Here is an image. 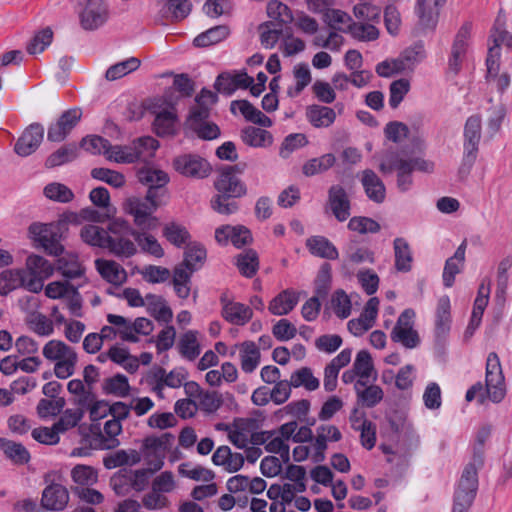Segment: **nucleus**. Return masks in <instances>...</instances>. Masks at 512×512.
Segmentation results:
<instances>
[{
	"instance_id": "f257e3e1",
	"label": "nucleus",
	"mask_w": 512,
	"mask_h": 512,
	"mask_svg": "<svg viewBox=\"0 0 512 512\" xmlns=\"http://www.w3.org/2000/svg\"><path fill=\"white\" fill-rule=\"evenodd\" d=\"M380 170L383 173L397 171V187L406 192L413 184L411 173L414 170L431 173L434 171V163L423 158L410 157L404 151L391 152L384 157Z\"/></svg>"
},
{
	"instance_id": "f03ea898",
	"label": "nucleus",
	"mask_w": 512,
	"mask_h": 512,
	"mask_svg": "<svg viewBox=\"0 0 512 512\" xmlns=\"http://www.w3.org/2000/svg\"><path fill=\"white\" fill-rule=\"evenodd\" d=\"M236 166H228L221 170L215 181L218 194L211 200L212 208L219 214L230 215L237 211L238 205L230 198H239L246 194L245 184L235 175Z\"/></svg>"
},
{
	"instance_id": "7ed1b4c3",
	"label": "nucleus",
	"mask_w": 512,
	"mask_h": 512,
	"mask_svg": "<svg viewBox=\"0 0 512 512\" xmlns=\"http://www.w3.org/2000/svg\"><path fill=\"white\" fill-rule=\"evenodd\" d=\"M483 464L484 458L477 452L464 467L455 490L452 512H467L472 505L478 489V471Z\"/></svg>"
},
{
	"instance_id": "20e7f679",
	"label": "nucleus",
	"mask_w": 512,
	"mask_h": 512,
	"mask_svg": "<svg viewBox=\"0 0 512 512\" xmlns=\"http://www.w3.org/2000/svg\"><path fill=\"white\" fill-rule=\"evenodd\" d=\"M159 142L151 137L144 136L132 141L129 145H111L107 160L119 164H132L137 161H147L154 156Z\"/></svg>"
},
{
	"instance_id": "39448f33",
	"label": "nucleus",
	"mask_w": 512,
	"mask_h": 512,
	"mask_svg": "<svg viewBox=\"0 0 512 512\" xmlns=\"http://www.w3.org/2000/svg\"><path fill=\"white\" fill-rule=\"evenodd\" d=\"M472 21H465L453 36L448 55V73L457 75L468 61L473 45Z\"/></svg>"
},
{
	"instance_id": "423d86ee",
	"label": "nucleus",
	"mask_w": 512,
	"mask_h": 512,
	"mask_svg": "<svg viewBox=\"0 0 512 512\" xmlns=\"http://www.w3.org/2000/svg\"><path fill=\"white\" fill-rule=\"evenodd\" d=\"M108 243L106 249L117 257L129 258L136 254V244L130 239L134 238V230L128 221L123 218H113L108 224Z\"/></svg>"
},
{
	"instance_id": "0eeeda50",
	"label": "nucleus",
	"mask_w": 512,
	"mask_h": 512,
	"mask_svg": "<svg viewBox=\"0 0 512 512\" xmlns=\"http://www.w3.org/2000/svg\"><path fill=\"white\" fill-rule=\"evenodd\" d=\"M163 203L164 201L158 198L148 199V194L144 199L131 197L124 203V211L133 216L134 224L140 230H154L158 227L159 221L153 213Z\"/></svg>"
},
{
	"instance_id": "6e6552de",
	"label": "nucleus",
	"mask_w": 512,
	"mask_h": 512,
	"mask_svg": "<svg viewBox=\"0 0 512 512\" xmlns=\"http://www.w3.org/2000/svg\"><path fill=\"white\" fill-rule=\"evenodd\" d=\"M174 439L172 434L163 433L160 436H149L143 440L139 453L141 457L143 456L151 473H155L163 467L166 454L171 449Z\"/></svg>"
},
{
	"instance_id": "1a4fd4ad",
	"label": "nucleus",
	"mask_w": 512,
	"mask_h": 512,
	"mask_svg": "<svg viewBox=\"0 0 512 512\" xmlns=\"http://www.w3.org/2000/svg\"><path fill=\"white\" fill-rule=\"evenodd\" d=\"M499 59L500 48L496 44L488 50L485 79L490 92L502 97L511 84V76L508 71L501 70Z\"/></svg>"
},
{
	"instance_id": "9d476101",
	"label": "nucleus",
	"mask_w": 512,
	"mask_h": 512,
	"mask_svg": "<svg viewBox=\"0 0 512 512\" xmlns=\"http://www.w3.org/2000/svg\"><path fill=\"white\" fill-rule=\"evenodd\" d=\"M464 155L459 167V174H469L477 157L478 145L481 138V118L477 115L469 117L464 127Z\"/></svg>"
},
{
	"instance_id": "9b49d317",
	"label": "nucleus",
	"mask_w": 512,
	"mask_h": 512,
	"mask_svg": "<svg viewBox=\"0 0 512 512\" xmlns=\"http://www.w3.org/2000/svg\"><path fill=\"white\" fill-rule=\"evenodd\" d=\"M485 387L488 398L494 402H501L506 395L505 378L502 372L500 359L495 352H490L486 360Z\"/></svg>"
},
{
	"instance_id": "f8f14e48",
	"label": "nucleus",
	"mask_w": 512,
	"mask_h": 512,
	"mask_svg": "<svg viewBox=\"0 0 512 512\" xmlns=\"http://www.w3.org/2000/svg\"><path fill=\"white\" fill-rule=\"evenodd\" d=\"M25 277L26 289L33 293H39L44 287V280L53 275L54 266L45 258L38 255H30L26 259Z\"/></svg>"
},
{
	"instance_id": "ddd939ff",
	"label": "nucleus",
	"mask_w": 512,
	"mask_h": 512,
	"mask_svg": "<svg viewBox=\"0 0 512 512\" xmlns=\"http://www.w3.org/2000/svg\"><path fill=\"white\" fill-rule=\"evenodd\" d=\"M415 312L412 309H405L398 317L390 338L393 342L399 343L407 349H414L420 344V337L414 328Z\"/></svg>"
},
{
	"instance_id": "4468645a",
	"label": "nucleus",
	"mask_w": 512,
	"mask_h": 512,
	"mask_svg": "<svg viewBox=\"0 0 512 512\" xmlns=\"http://www.w3.org/2000/svg\"><path fill=\"white\" fill-rule=\"evenodd\" d=\"M173 168L180 175L188 178L203 179L209 176L212 168L209 162L197 154H181L172 162Z\"/></svg>"
},
{
	"instance_id": "2eb2a0df",
	"label": "nucleus",
	"mask_w": 512,
	"mask_h": 512,
	"mask_svg": "<svg viewBox=\"0 0 512 512\" xmlns=\"http://www.w3.org/2000/svg\"><path fill=\"white\" fill-rule=\"evenodd\" d=\"M122 431L121 422L117 419L107 420L103 432L99 426L92 425L90 428L89 444L94 449H112L119 445L117 436Z\"/></svg>"
},
{
	"instance_id": "dca6fc26",
	"label": "nucleus",
	"mask_w": 512,
	"mask_h": 512,
	"mask_svg": "<svg viewBox=\"0 0 512 512\" xmlns=\"http://www.w3.org/2000/svg\"><path fill=\"white\" fill-rule=\"evenodd\" d=\"M140 183L148 187V199H161L167 197L166 185L169 183V175L160 169L143 167L137 172Z\"/></svg>"
},
{
	"instance_id": "f3484780",
	"label": "nucleus",
	"mask_w": 512,
	"mask_h": 512,
	"mask_svg": "<svg viewBox=\"0 0 512 512\" xmlns=\"http://www.w3.org/2000/svg\"><path fill=\"white\" fill-rule=\"evenodd\" d=\"M82 114V109L79 107L64 111L55 122L49 125L47 139L51 142L63 141L80 122Z\"/></svg>"
},
{
	"instance_id": "a211bd4d",
	"label": "nucleus",
	"mask_w": 512,
	"mask_h": 512,
	"mask_svg": "<svg viewBox=\"0 0 512 512\" xmlns=\"http://www.w3.org/2000/svg\"><path fill=\"white\" fill-rule=\"evenodd\" d=\"M109 18L108 4L104 0H88L80 13V24L85 30H96Z\"/></svg>"
},
{
	"instance_id": "6ab92c4d",
	"label": "nucleus",
	"mask_w": 512,
	"mask_h": 512,
	"mask_svg": "<svg viewBox=\"0 0 512 512\" xmlns=\"http://www.w3.org/2000/svg\"><path fill=\"white\" fill-rule=\"evenodd\" d=\"M29 237L39 243L49 254L59 255L63 247L58 242V235L51 224L32 223L28 228Z\"/></svg>"
},
{
	"instance_id": "aec40b11",
	"label": "nucleus",
	"mask_w": 512,
	"mask_h": 512,
	"mask_svg": "<svg viewBox=\"0 0 512 512\" xmlns=\"http://www.w3.org/2000/svg\"><path fill=\"white\" fill-rule=\"evenodd\" d=\"M44 127L39 123L30 124L15 143L14 151L21 157L34 153L43 141Z\"/></svg>"
},
{
	"instance_id": "412c9836",
	"label": "nucleus",
	"mask_w": 512,
	"mask_h": 512,
	"mask_svg": "<svg viewBox=\"0 0 512 512\" xmlns=\"http://www.w3.org/2000/svg\"><path fill=\"white\" fill-rule=\"evenodd\" d=\"M220 303L221 315L228 323L243 326L252 319L253 311L249 306L232 301L226 295L221 296Z\"/></svg>"
},
{
	"instance_id": "4be33fe9",
	"label": "nucleus",
	"mask_w": 512,
	"mask_h": 512,
	"mask_svg": "<svg viewBox=\"0 0 512 512\" xmlns=\"http://www.w3.org/2000/svg\"><path fill=\"white\" fill-rule=\"evenodd\" d=\"M215 239L221 245L231 242L235 247L241 248L248 244L252 237L250 231L244 226L224 225L216 229Z\"/></svg>"
},
{
	"instance_id": "5701e85b",
	"label": "nucleus",
	"mask_w": 512,
	"mask_h": 512,
	"mask_svg": "<svg viewBox=\"0 0 512 512\" xmlns=\"http://www.w3.org/2000/svg\"><path fill=\"white\" fill-rule=\"evenodd\" d=\"M328 203L332 214L340 221H346L350 216V200L345 189L340 185H333L329 189Z\"/></svg>"
},
{
	"instance_id": "b1692460",
	"label": "nucleus",
	"mask_w": 512,
	"mask_h": 512,
	"mask_svg": "<svg viewBox=\"0 0 512 512\" xmlns=\"http://www.w3.org/2000/svg\"><path fill=\"white\" fill-rule=\"evenodd\" d=\"M369 381L357 380L354 389L357 395V401L366 408H373L384 398L383 389L375 384L368 385Z\"/></svg>"
},
{
	"instance_id": "393cba45",
	"label": "nucleus",
	"mask_w": 512,
	"mask_h": 512,
	"mask_svg": "<svg viewBox=\"0 0 512 512\" xmlns=\"http://www.w3.org/2000/svg\"><path fill=\"white\" fill-rule=\"evenodd\" d=\"M69 501L67 489L61 484H51L47 486L43 493L41 503L48 510H63Z\"/></svg>"
},
{
	"instance_id": "a878e982",
	"label": "nucleus",
	"mask_w": 512,
	"mask_h": 512,
	"mask_svg": "<svg viewBox=\"0 0 512 512\" xmlns=\"http://www.w3.org/2000/svg\"><path fill=\"white\" fill-rule=\"evenodd\" d=\"M343 253V269H348L350 265L374 262L373 252L365 246H359L356 242L348 243L344 247Z\"/></svg>"
},
{
	"instance_id": "bb28decb",
	"label": "nucleus",
	"mask_w": 512,
	"mask_h": 512,
	"mask_svg": "<svg viewBox=\"0 0 512 512\" xmlns=\"http://www.w3.org/2000/svg\"><path fill=\"white\" fill-rule=\"evenodd\" d=\"M361 183L371 201L375 203L384 201L386 196L385 185L373 170L366 169L362 172Z\"/></svg>"
},
{
	"instance_id": "cd10ccee",
	"label": "nucleus",
	"mask_w": 512,
	"mask_h": 512,
	"mask_svg": "<svg viewBox=\"0 0 512 512\" xmlns=\"http://www.w3.org/2000/svg\"><path fill=\"white\" fill-rule=\"evenodd\" d=\"M153 113L155 114V120L153 123L154 130L158 136H169L176 132L177 116L175 108L170 105L168 109L157 111L153 107Z\"/></svg>"
},
{
	"instance_id": "c85d7f7f",
	"label": "nucleus",
	"mask_w": 512,
	"mask_h": 512,
	"mask_svg": "<svg viewBox=\"0 0 512 512\" xmlns=\"http://www.w3.org/2000/svg\"><path fill=\"white\" fill-rule=\"evenodd\" d=\"M451 304L448 296L438 299L435 313V335L438 339L445 338L451 328Z\"/></svg>"
},
{
	"instance_id": "c756f323",
	"label": "nucleus",
	"mask_w": 512,
	"mask_h": 512,
	"mask_svg": "<svg viewBox=\"0 0 512 512\" xmlns=\"http://www.w3.org/2000/svg\"><path fill=\"white\" fill-rule=\"evenodd\" d=\"M466 247L467 243L464 240L456 249L454 255L446 260L442 275L446 287H451L455 281V276L460 273L465 261Z\"/></svg>"
},
{
	"instance_id": "7c9ffc66",
	"label": "nucleus",
	"mask_w": 512,
	"mask_h": 512,
	"mask_svg": "<svg viewBox=\"0 0 512 512\" xmlns=\"http://www.w3.org/2000/svg\"><path fill=\"white\" fill-rule=\"evenodd\" d=\"M309 252L317 257L336 260L339 257L338 249L324 236H312L306 240Z\"/></svg>"
},
{
	"instance_id": "2f4dec72",
	"label": "nucleus",
	"mask_w": 512,
	"mask_h": 512,
	"mask_svg": "<svg viewBox=\"0 0 512 512\" xmlns=\"http://www.w3.org/2000/svg\"><path fill=\"white\" fill-rule=\"evenodd\" d=\"M298 301L297 293L293 290L286 289L270 301L268 309L273 315H287L296 307Z\"/></svg>"
},
{
	"instance_id": "473e14b6",
	"label": "nucleus",
	"mask_w": 512,
	"mask_h": 512,
	"mask_svg": "<svg viewBox=\"0 0 512 512\" xmlns=\"http://www.w3.org/2000/svg\"><path fill=\"white\" fill-rule=\"evenodd\" d=\"M95 265L100 275L108 282L120 285L126 281L127 273L119 263L113 260L97 259Z\"/></svg>"
},
{
	"instance_id": "72a5a7b5",
	"label": "nucleus",
	"mask_w": 512,
	"mask_h": 512,
	"mask_svg": "<svg viewBox=\"0 0 512 512\" xmlns=\"http://www.w3.org/2000/svg\"><path fill=\"white\" fill-rule=\"evenodd\" d=\"M26 282L24 269L4 270L0 273V295L6 296L20 287L26 289Z\"/></svg>"
},
{
	"instance_id": "f704fd0d",
	"label": "nucleus",
	"mask_w": 512,
	"mask_h": 512,
	"mask_svg": "<svg viewBox=\"0 0 512 512\" xmlns=\"http://www.w3.org/2000/svg\"><path fill=\"white\" fill-rule=\"evenodd\" d=\"M306 117L312 126L323 128L329 127L335 122L336 113L328 106L314 104L307 107Z\"/></svg>"
},
{
	"instance_id": "c9c22d12",
	"label": "nucleus",
	"mask_w": 512,
	"mask_h": 512,
	"mask_svg": "<svg viewBox=\"0 0 512 512\" xmlns=\"http://www.w3.org/2000/svg\"><path fill=\"white\" fill-rule=\"evenodd\" d=\"M197 337V331L188 330L178 340L177 349L180 355L188 361H194L200 355L201 347Z\"/></svg>"
},
{
	"instance_id": "e433bc0d",
	"label": "nucleus",
	"mask_w": 512,
	"mask_h": 512,
	"mask_svg": "<svg viewBox=\"0 0 512 512\" xmlns=\"http://www.w3.org/2000/svg\"><path fill=\"white\" fill-rule=\"evenodd\" d=\"M141 461V454L134 450H117L103 458V464L106 469H114L124 465L133 466Z\"/></svg>"
},
{
	"instance_id": "4c0bfd02",
	"label": "nucleus",
	"mask_w": 512,
	"mask_h": 512,
	"mask_svg": "<svg viewBox=\"0 0 512 512\" xmlns=\"http://www.w3.org/2000/svg\"><path fill=\"white\" fill-rule=\"evenodd\" d=\"M205 258L206 250L202 245L190 244L185 249L183 261L175 267H182L187 269V271H191V274H193L201 268Z\"/></svg>"
},
{
	"instance_id": "58836bf2",
	"label": "nucleus",
	"mask_w": 512,
	"mask_h": 512,
	"mask_svg": "<svg viewBox=\"0 0 512 512\" xmlns=\"http://www.w3.org/2000/svg\"><path fill=\"white\" fill-rule=\"evenodd\" d=\"M395 268L399 272H409L412 268V253L408 242L401 237H398L393 242Z\"/></svg>"
},
{
	"instance_id": "ea45409f",
	"label": "nucleus",
	"mask_w": 512,
	"mask_h": 512,
	"mask_svg": "<svg viewBox=\"0 0 512 512\" xmlns=\"http://www.w3.org/2000/svg\"><path fill=\"white\" fill-rule=\"evenodd\" d=\"M190 10L189 0H163L160 13L165 19L181 20L190 13Z\"/></svg>"
},
{
	"instance_id": "a19ab883",
	"label": "nucleus",
	"mask_w": 512,
	"mask_h": 512,
	"mask_svg": "<svg viewBox=\"0 0 512 512\" xmlns=\"http://www.w3.org/2000/svg\"><path fill=\"white\" fill-rule=\"evenodd\" d=\"M439 8L426 1H417L415 13L418 17L419 25L425 29H434L438 23Z\"/></svg>"
},
{
	"instance_id": "79ce46f5",
	"label": "nucleus",
	"mask_w": 512,
	"mask_h": 512,
	"mask_svg": "<svg viewBox=\"0 0 512 512\" xmlns=\"http://www.w3.org/2000/svg\"><path fill=\"white\" fill-rule=\"evenodd\" d=\"M0 449L16 465H24L30 460L29 451L21 443L0 438Z\"/></svg>"
},
{
	"instance_id": "37998d69",
	"label": "nucleus",
	"mask_w": 512,
	"mask_h": 512,
	"mask_svg": "<svg viewBox=\"0 0 512 512\" xmlns=\"http://www.w3.org/2000/svg\"><path fill=\"white\" fill-rule=\"evenodd\" d=\"M69 393L75 396V404L79 407L85 408L91 405L94 401V393L91 387L80 379H72L67 384Z\"/></svg>"
},
{
	"instance_id": "c03bdc74",
	"label": "nucleus",
	"mask_w": 512,
	"mask_h": 512,
	"mask_svg": "<svg viewBox=\"0 0 512 512\" xmlns=\"http://www.w3.org/2000/svg\"><path fill=\"white\" fill-rule=\"evenodd\" d=\"M109 230L94 224H86L81 228V239L88 245L105 248L108 243Z\"/></svg>"
},
{
	"instance_id": "a18cd8bd",
	"label": "nucleus",
	"mask_w": 512,
	"mask_h": 512,
	"mask_svg": "<svg viewBox=\"0 0 512 512\" xmlns=\"http://www.w3.org/2000/svg\"><path fill=\"white\" fill-rule=\"evenodd\" d=\"M293 76L295 80V84L290 86L287 89V94L289 97H297L301 94V92L311 83V71L309 66L304 63H300L294 66L293 68Z\"/></svg>"
},
{
	"instance_id": "49530a36",
	"label": "nucleus",
	"mask_w": 512,
	"mask_h": 512,
	"mask_svg": "<svg viewBox=\"0 0 512 512\" xmlns=\"http://www.w3.org/2000/svg\"><path fill=\"white\" fill-rule=\"evenodd\" d=\"M241 369L245 373H252L260 362V351L252 341H246L240 349Z\"/></svg>"
},
{
	"instance_id": "de8ad7c7",
	"label": "nucleus",
	"mask_w": 512,
	"mask_h": 512,
	"mask_svg": "<svg viewBox=\"0 0 512 512\" xmlns=\"http://www.w3.org/2000/svg\"><path fill=\"white\" fill-rule=\"evenodd\" d=\"M229 33L226 25L215 26L195 37L193 43L197 47H207L223 41Z\"/></svg>"
},
{
	"instance_id": "09e8293b",
	"label": "nucleus",
	"mask_w": 512,
	"mask_h": 512,
	"mask_svg": "<svg viewBox=\"0 0 512 512\" xmlns=\"http://www.w3.org/2000/svg\"><path fill=\"white\" fill-rule=\"evenodd\" d=\"M242 139L251 147H266L273 141L270 132L254 126H249L242 131Z\"/></svg>"
},
{
	"instance_id": "8fccbe9b",
	"label": "nucleus",
	"mask_w": 512,
	"mask_h": 512,
	"mask_svg": "<svg viewBox=\"0 0 512 512\" xmlns=\"http://www.w3.org/2000/svg\"><path fill=\"white\" fill-rule=\"evenodd\" d=\"M56 268L65 278L69 279L80 277L84 272L78 257L73 254H65L58 258Z\"/></svg>"
},
{
	"instance_id": "3c124183",
	"label": "nucleus",
	"mask_w": 512,
	"mask_h": 512,
	"mask_svg": "<svg viewBox=\"0 0 512 512\" xmlns=\"http://www.w3.org/2000/svg\"><path fill=\"white\" fill-rule=\"evenodd\" d=\"M140 60L136 57H129L114 65H111L105 73V78L108 81L118 80L129 73L137 70L140 67Z\"/></svg>"
},
{
	"instance_id": "603ef678",
	"label": "nucleus",
	"mask_w": 512,
	"mask_h": 512,
	"mask_svg": "<svg viewBox=\"0 0 512 512\" xmlns=\"http://www.w3.org/2000/svg\"><path fill=\"white\" fill-rule=\"evenodd\" d=\"M191 271L182 267L173 270L172 284L176 295L181 299H187L191 292Z\"/></svg>"
},
{
	"instance_id": "864d4df0",
	"label": "nucleus",
	"mask_w": 512,
	"mask_h": 512,
	"mask_svg": "<svg viewBox=\"0 0 512 512\" xmlns=\"http://www.w3.org/2000/svg\"><path fill=\"white\" fill-rule=\"evenodd\" d=\"M147 230H140L134 233V239L137 244L140 246L141 250L145 253H148L156 258H161L164 256V250L161 247L158 240L146 233Z\"/></svg>"
},
{
	"instance_id": "5fc2aeb1",
	"label": "nucleus",
	"mask_w": 512,
	"mask_h": 512,
	"mask_svg": "<svg viewBox=\"0 0 512 512\" xmlns=\"http://www.w3.org/2000/svg\"><path fill=\"white\" fill-rule=\"evenodd\" d=\"M336 159L331 153L324 154L318 158L308 160L302 167V172L305 176H314L316 174L327 171L331 168Z\"/></svg>"
},
{
	"instance_id": "6e6d98bb",
	"label": "nucleus",
	"mask_w": 512,
	"mask_h": 512,
	"mask_svg": "<svg viewBox=\"0 0 512 512\" xmlns=\"http://www.w3.org/2000/svg\"><path fill=\"white\" fill-rule=\"evenodd\" d=\"M260 41L263 47L270 49L278 42L282 32L283 26L275 22L268 21L259 26Z\"/></svg>"
},
{
	"instance_id": "4d7b16f0",
	"label": "nucleus",
	"mask_w": 512,
	"mask_h": 512,
	"mask_svg": "<svg viewBox=\"0 0 512 512\" xmlns=\"http://www.w3.org/2000/svg\"><path fill=\"white\" fill-rule=\"evenodd\" d=\"M425 58V50L423 45L415 44L405 49L397 58L399 64L403 66V71L412 70L416 65Z\"/></svg>"
},
{
	"instance_id": "13d9d810",
	"label": "nucleus",
	"mask_w": 512,
	"mask_h": 512,
	"mask_svg": "<svg viewBox=\"0 0 512 512\" xmlns=\"http://www.w3.org/2000/svg\"><path fill=\"white\" fill-rule=\"evenodd\" d=\"M85 408L79 407L76 409H66L57 422H55L54 428L59 433H64L71 428H74L83 418Z\"/></svg>"
},
{
	"instance_id": "bf43d9fd",
	"label": "nucleus",
	"mask_w": 512,
	"mask_h": 512,
	"mask_svg": "<svg viewBox=\"0 0 512 512\" xmlns=\"http://www.w3.org/2000/svg\"><path fill=\"white\" fill-rule=\"evenodd\" d=\"M323 20L331 29L342 32H350V25L354 23L347 13L338 9L326 11Z\"/></svg>"
},
{
	"instance_id": "052dcab7",
	"label": "nucleus",
	"mask_w": 512,
	"mask_h": 512,
	"mask_svg": "<svg viewBox=\"0 0 512 512\" xmlns=\"http://www.w3.org/2000/svg\"><path fill=\"white\" fill-rule=\"evenodd\" d=\"M77 157V148L75 145L69 144L59 148L57 151L49 155L45 161L47 168H54L73 161Z\"/></svg>"
},
{
	"instance_id": "680f3d73",
	"label": "nucleus",
	"mask_w": 512,
	"mask_h": 512,
	"mask_svg": "<svg viewBox=\"0 0 512 512\" xmlns=\"http://www.w3.org/2000/svg\"><path fill=\"white\" fill-rule=\"evenodd\" d=\"M74 351L72 347L63 341L50 340L44 345L42 353L47 360L57 362Z\"/></svg>"
},
{
	"instance_id": "e2e57ef3",
	"label": "nucleus",
	"mask_w": 512,
	"mask_h": 512,
	"mask_svg": "<svg viewBox=\"0 0 512 512\" xmlns=\"http://www.w3.org/2000/svg\"><path fill=\"white\" fill-rule=\"evenodd\" d=\"M178 472L182 477H186L195 481L210 482L214 479V472L200 465H191L190 463H182L178 467Z\"/></svg>"
},
{
	"instance_id": "0e129e2a",
	"label": "nucleus",
	"mask_w": 512,
	"mask_h": 512,
	"mask_svg": "<svg viewBox=\"0 0 512 512\" xmlns=\"http://www.w3.org/2000/svg\"><path fill=\"white\" fill-rule=\"evenodd\" d=\"M267 15L276 20V24L286 25L293 21V15L289 7L278 1L270 0L267 4Z\"/></svg>"
},
{
	"instance_id": "69168bd1",
	"label": "nucleus",
	"mask_w": 512,
	"mask_h": 512,
	"mask_svg": "<svg viewBox=\"0 0 512 512\" xmlns=\"http://www.w3.org/2000/svg\"><path fill=\"white\" fill-rule=\"evenodd\" d=\"M103 389L106 394L115 395L117 397H126L129 395L130 386L126 376L117 374L106 379Z\"/></svg>"
},
{
	"instance_id": "338daca9",
	"label": "nucleus",
	"mask_w": 512,
	"mask_h": 512,
	"mask_svg": "<svg viewBox=\"0 0 512 512\" xmlns=\"http://www.w3.org/2000/svg\"><path fill=\"white\" fill-rule=\"evenodd\" d=\"M187 371L184 368H175L171 370L169 373L163 368H159L155 371V377L169 387V388H179L182 386L183 382L187 378Z\"/></svg>"
},
{
	"instance_id": "774afa93",
	"label": "nucleus",
	"mask_w": 512,
	"mask_h": 512,
	"mask_svg": "<svg viewBox=\"0 0 512 512\" xmlns=\"http://www.w3.org/2000/svg\"><path fill=\"white\" fill-rule=\"evenodd\" d=\"M236 264L243 276L248 278L253 277L259 264L257 253L253 250H248L239 254Z\"/></svg>"
}]
</instances>
